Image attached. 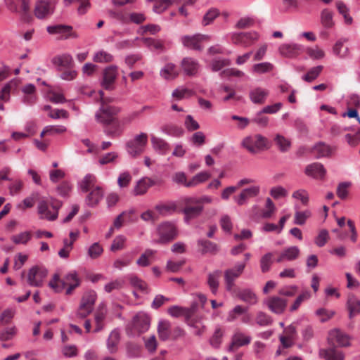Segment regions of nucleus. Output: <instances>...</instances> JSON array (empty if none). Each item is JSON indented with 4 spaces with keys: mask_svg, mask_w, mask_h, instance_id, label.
Listing matches in <instances>:
<instances>
[{
    "mask_svg": "<svg viewBox=\"0 0 360 360\" xmlns=\"http://www.w3.org/2000/svg\"><path fill=\"white\" fill-rule=\"evenodd\" d=\"M274 262V254L272 252H267L264 254L260 259V268L263 273L269 271Z\"/></svg>",
    "mask_w": 360,
    "mask_h": 360,
    "instance_id": "obj_49",
    "label": "nucleus"
},
{
    "mask_svg": "<svg viewBox=\"0 0 360 360\" xmlns=\"http://www.w3.org/2000/svg\"><path fill=\"white\" fill-rule=\"evenodd\" d=\"M195 311V306L193 305L191 307H183L177 305L169 307L167 310L168 314L174 318L183 316L186 320L190 319L194 314Z\"/></svg>",
    "mask_w": 360,
    "mask_h": 360,
    "instance_id": "obj_24",
    "label": "nucleus"
},
{
    "mask_svg": "<svg viewBox=\"0 0 360 360\" xmlns=\"http://www.w3.org/2000/svg\"><path fill=\"white\" fill-rule=\"evenodd\" d=\"M147 143L148 135L144 132H141L127 142V151L131 157L139 155L144 151Z\"/></svg>",
    "mask_w": 360,
    "mask_h": 360,
    "instance_id": "obj_5",
    "label": "nucleus"
},
{
    "mask_svg": "<svg viewBox=\"0 0 360 360\" xmlns=\"http://www.w3.org/2000/svg\"><path fill=\"white\" fill-rule=\"evenodd\" d=\"M51 63L58 71L72 68L74 65L72 56L70 53L55 56L51 59Z\"/></svg>",
    "mask_w": 360,
    "mask_h": 360,
    "instance_id": "obj_20",
    "label": "nucleus"
},
{
    "mask_svg": "<svg viewBox=\"0 0 360 360\" xmlns=\"http://www.w3.org/2000/svg\"><path fill=\"white\" fill-rule=\"evenodd\" d=\"M335 150V147L331 146L323 142L316 143V159L330 157Z\"/></svg>",
    "mask_w": 360,
    "mask_h": 360,
    "instance_id": "obj_39",
    "label": "nucleus"
},
{
    "mask_svg": "<svg viewBox=\"0 0 360 360\" xmlns=\"http://www.w3.org/2000/svg\"><path fill=\"white\" fill-rule=\"evenodd\" d=\"M221 276V271L215 270L212 272H210L207 274V285L211 290V292L216 295L218 291V288L219 285V278Z\"/></svg>",
    "mask_w": 360,
    "mask_h": 360,
    "instance_id": "obj_36",
    "label": "nucleus"
},
{
    "mask_svg": "<svg viewBox=\"0 0 360 360\" xmlns=\"http://www.w3.org/2000/svg\"><path fill=\"white\" fill-rule=\"evenodd\" d=\"M181 68L184 74L188 77L196 75L200 68L199 62L191 57H185L181 61Z\"/></svg>",
    "mask_w": 360,
    "mask_h": 360,
    "instance_id": "obj_22",
    "label": "nucleus"
},
{
    "mask_svg": "<svg viewBox=\"0 0 360 360\" xmlns=\"http://www.w3.org/2000/svg\"><path fill=\"white\" fill-rule=\"evenodd\" d=\"M93 60L96 63H109L113 60V56L103 50L95 53Z\"/></svg>",
    "mask_w": 360,
    "mask_h": 360,
    "instance_id": "obj_54",
    "label": "nucleus"
},
{
    "mask_svg": "<svg viewBox=\"0 0 360 360\" xmlns=\"http://www.w3.org/2000/svg\"><path fill=\"white\" fill-rule=\"evenodd\" d=\"M302 338L304 341H309L314 337V325L312 323H309L307 321H304L302 323V328L301 330Z\"/></svg>",
    "mask_w": 360,
    "mask_h": 360,
    "instance_id": "obj_53",
    "label": "nucleus"
},
{
    "mask_svg": "<svg viewBox=\"0 0 360 360\" xmlns=\"http://www.w3.org/2000/svg\"><path fill=\"white\" fill-rule=\"evenodd\" d=\"M55 11V5L47 0H39L36 2L34 13L36 18L42 20L50 17Z\"/></svg>",
    "mask_w": 360,
    "mask_h": 360,
    "instance_id": "obj_12",
    "label": "nucleus"
},
{
    "mask_svg": "<svg viewBox=\"0 0 360 360\" xmlns=\"http://www.w3.org/2000/svg\"><path fill=\"white\" fill-rule=\"evenodd\" d=\"M238 297L241 301L248 304L249 305H255L258 302L256 294L249 288L240 290L238 294Z\"/></svg>",
    "mask_w": 360,
    "mask_h": 360,
    "instance_id": "obj_38",
    "label": "nucleus"
},
{
    "mask_svg": "<svg viewBox=\"0 0 360 360\" xmlns=\"http://www.w3.org/2000/svg\"><path fill=\"white\" fill-rule=\"evenodd\" d=\"M213 198L210 195H203L200 197H186L183 199L184 203H195V205H202L211 204L213 202Z\"/></svg>",
    "mask_w": 360,
    "mask_h": 360,
    "instance_id": "obj_42",
    "label": "nucleus"
},
{
    "mask_svg": "<svg viewBox=\"0 0 360 360\" xmlns=\"http://www.w3.org/2000/svg\"><path fill=\"white\" fill-rule=\"evenodd\" d=\"M121 109L117 106L104 105L102 104L95 114L96 120L104 125L114 123V116L120 112Z\"/></svg>",
    "mask_w": 360,
    "mask_h": 360,
    "instance_id": "obj_6",
    "label": "nucleus"
},
{
    "mask_svg": "<svg viewBox=\"0 0 360 360\" xmlns=\"http://www.w3.org/2000/svg\"><path fill=\"white\" fill-rule=\"evenodd\" d=\"M60 206L61 204L59 202H53L50 206L46 200H41L37 205V212L40 219L49 221L56 219L58 215V209Z\"/></svg>",
    "mask_w": 360,
    "mask_h": 360,
    "instance_id": "obj_7",
    "label": "nucleus"
},
{
    "mask_svg": "<svg viewBox=\"0 0 360 360\" xmlns=\"http://www.w3.org/2000/svg\"><path fill=\"white\" fill-rule=\"evenodd\" d=\"M193 95V91L184 86H179L174 89L172 94V97L177 100H181L184 98L190 97Z\"/></svg>",
    "mask_w": 360,
    "mask_h": 360,
    "instance_id": "obj_59",
    "label": "nucleus"
},
{
    "mask_svg": "<svg viewBox=\"0 0 360 360\" xmlns=\"http://www.w3.org/2000/svg\"><path fill=\"white\" fill-rule=\"evenodd\" d=\"M287 300L279 296H272L264 301L269 309L276 314H281L287 307Z\"/></svg>",
    "mask_w": 360,
    "mask_h": 360,
    "instance_id": "obj_19",
    "label": "nucleus"
},
{
    "mask_svg": "<svg viewBox=\"0 0 360 360\" xmlns=\"http://www.w3.org/2000/svg\"><path fill=\"white\" fill-rule=\"evenodd\" d=\"M97 298L96 292L94 290H89L84 293L79 307L75 314V319H83L90 314L93 309Z\"/></svg>",
    "mask_w": 360,
    "mask_h": 360,
    "instance_id": "obj_4",
    "label": "nucleus"
},
{
    "mask_svg": "<svg viewBox=\"0 0 360 360\" xmlns=\"http://www.w3.org/2000/svg\"><path fill=\"white\" fill-rule=\"evenodd\" d=\"M269 94L268 89L257 86L250 89L249 92L250 100L254 104H263Z\"/></svg>",
    "mask_w": 360,
    "mask_h": 360,
    "instance_id": "obj_26",
    "label": "nucleus"
},
{
    "mask_svg": "<svg viewBox=\"0 0 360 360\" xmlns=\"http://www.w3.org/2000/svg\"><path fill=\"white\" fill-rule=\"evenodd\" d=\"M246 307L241 305H236L231 310L228 312L226 321L229 323L236 321L242 314L245 312Z\"/></svg>",
    "mask_w": 360,
    "mask_h": 360,
    "instance_id": "obj_46",
    "label": "nucleus"
},
{
    "mask_svg": "<svg viewBox=\"0 0 360 360\" xmlns=\"http://www.w3.org/2000/svg\"><path fill=\"white\" fill-rule=\"evenodd\" d=\"M347 304L349 319H352L360 313V300L356 297L352 296L349 297Z\"/></svg>",
    "mask_w": 360,
    "mask_h": 360,
    "instance_id": "obj_41",
    "label": "nucleus"
},
{
    "mask_svg": "<svg viewBox=\"0 0 360 360\" xmlns=\"http://www.w3.org/2000/svg\"><path fill=\"white\" fill-rule=\"evenodd\" d=\"M251 340L252 338L250 335L242 332L239 329H236L231 337V342L229 351L248 345Z\"/></svg>",
    "mask_w": 360,
    "mask_h": 360,
    "instance_id": "obj_21",
    "label": "nucleus"
},
{
    "mask_svg": "<svg viewBox=\"0 0 360 360\" xmlns=\"http://www.w3.org/2000/svg\"><path fill=\"white\" fill-rule=\"evenodd\" d=\"M96 178L91 174H87L78 184L80 191L86 193L95 186Z\"/></svg>",
    "mask_w": 360,
    "mask_h": 360,
    "instance_id": "obj_40",
    "label": "nucleus"
},
{
    "mask_svg": "<svg viewBox=\"0 0 360 360\" xmlns=\"http://www.w3.org/2000/svg\"><path fill=\"white\" fill-rule=\"evenodd\" d=\"M120 335L117 329H114L109 335L106 342V347L110 354H114L117 350Z\"/></svg>",
    "mask_w": 360,
    "mask_h": 360,
    "instance_id": "obj_35",
    "label": "nucleus"
},
{
    "mask_svg": "<svg viewBox=\"0 0 360 360\" xmlns=\"http://www.w3.org/2000/svg\"><path fill=\"white\" fill-rule=\"evenodd\" d=\"M198 245L202 248V253H216L218 251L217 244L207 240H198Z\"/></svg>",
    "mask_w": 360,
    "mask_h": 360,
    "instance_id": "obj_48",
    "label": "nucleus"
},
{
    "mask_svg": "<svg viewBox=\"0 0 360 360\" xmlns=\"http://www.w3.org/2000/svg\"><path fill=\"white\" fill-rule=\"evenodd\" d=\"M300 255V249L297 246H291L284 249L277 258L276 262L280 263L284 261H293Z\"/></svg>",
    "mask_w": 360,
    "mask_h": 360,
    "instance_id": "obj_30",
    "label": "nucleus"
},
{
    "mask_svg": "<svg viewBox=\"0 0 360 360\" xmlns=\"http://www.w3.org/2000/svg\"><path fill=\"white\" fill-rule=\"evenodd\" d=\"M133 257L131 253L125 254L122 258L116 259L113 266L118 269H122L124 266H129L132 262Z\"/></svg>",
    "mask_w": 360,
    "mask_h": 360,
    "instance_id": "obj_62",
    "label": "nucleus"
},
{
    "mask_svg": "<svg viewBox=\"0 0 360 360\" xmlns=\"http://www.w3.org/2000/svg\"><path fill=\"white\" fill-rule=\"evenodd\" d=\"M160 75L166 80H172L179 75V71L174 63H169L161 69Z\"/></svg>",
    "mask_w": 360,
    "mask_h": 360,
    "instance_id": "obj_34",
    "label": "nucleus"
},
{
    "mask_svg": "<svg viewBox=\"0 0 360 360\" xmlns=\"http://www.w3.org/2000/svg\"><path fill=\"white\" fill-rule=\"evenodd\" d=\"M352 338L340 330L338 328H335L329 331L328 340L333 344L336 342L340 347H347L351 345V340Z\"/></svg>",
    "mask_w": 360,
    "mask_h": 360,
    "instance_id": "obj_18",
    "label": "nucleus"
},
{
    "mask_svg": "<svg viewBox=\"0 0 360 360\" xmlns=\"http://www.w3.org/2000/svg\"><path fill=\"white\" fill-rule=\"evenodd\" d=\"M4 3L8 11L13 13L25 15L30 11V0H4Z\"/></svg>",
    "mask_w": 360,
    "mask_h": 360,
    "instance_id": "obj_16",
    "label": "nucleus"
},
{
    "mask_svg": "<svg viewBox=\"0 0 360 360\" xmlns=\"http://www.w3.org/2000/svg\"><path fill=\"white\" fill-rule=\"evenodd\" d=\"M139 115V112H133L126 117H123L120 122L114 123L112 129L108 134L112 136H120L124 131V125L128 124L132 122L134 119Z\"/></svg>",
    "mask_w": 360,
    "mask_h": 360,
    "instance_id": "obj_27",
    "label": "nucleus"
},
{
    "mask_svg": "<svg viewBox=\"0 0 360 360\" xmlns=\"http://www.w3.org/2000/svg\"><path fill=\"white\" fill-rule=\"evenodd\" d=\"M155 184V181L151 178L143 177L136 183L132 190V194L135 196L143 195L147 193L149 188Z\"/></svg>",
    "mask_w": 360,
    "mask_h": 360,
    "instance_id": "obj_28",
    "label": "nucleus"
},
{
    "mask_svg": "<svg viewBox=\"0 0 360 360\" xmlns=\"http://www.w3.org/2000/svg\"><path fill=\"white\" fill-rule=\"evenodd\" d=\"M157 330L158 337L161 340H168L172 335L170 322L167 320H160L158 322Z\"/></svg>",
    "mask_w": 360,
    "mask_h": 360,
    "instance_id": "obj_31",
    "label": "nucleus"
},
{
    "mask_svg": "<svg viewBox=\"0 0 360 360\" xmlns=\"http://www.w3.org/2000/svg\"><path fill=\"white\" fill-rule=\"evenodd\" d=\"M295 209L296 210V212L295 213L294 223L298 225L304 224L307 219L310 217V212L308 210L303 212L299 211L300 207L297 205H295Z\"/></svg>",
    "mask_w": 360,
    "mask_h": 360,
    "instance_id": "obj_52",
    "label": "nucleus"
},
{
    "mask_svg": "<svg viewBox=\"0 0 360 360\" xmlns=\"http://www.w3.org/2000/svg\"><path fill=\"white\" fill-rule=\"evenodd\" d=\"M184 204L185 207L183 209L182 212L184 214V221L187 224H188L191 220L200 216L203 212L204 207L202 205H196L195 206H193V205H195V203Z\"/></svg>",
    "mask_w": 360,
    "mask_h": 360,
    "instance_id": "obj_25",
    "label": "nucleus"
},
{
    "mask_svg": "<svg viewBox=\"0 0 360 360\" xmlns=\"http://www.w3.org/2000/svg\"><path fill=\"white\" fill-rule=\"evenodd\" d=\"M351 186L352 183L350 181L340 182L337 187L336 193L338 196L342 200L346 199L348 196L349 188Z\"/></svg>",
    "mask_w": 360,
    "mask_h": 360,
    "instance_id": "obj_56",
    "label": "nucleus"
},
{
    "mask_svg": "<svg viewBox=\"0 0 360 360\" xmlns=\"http://www.w3.org/2000/svg\"><path fill=\"white\" fill-rule=\"evenodd\" d=\"M210 178V174L207 172H201L195 174L193 178L188 181L186 187H195L200 184L206 181Z\"/></svg>",
    "mask_w": 360,
    "mask_h": 360,
    "instance_id": "obj_45",
    "label": "nucleus"
},
{
    "mask_svg": "<svg viewBox=\"0 0 360 360\" xmlns=\"http://www.w3.org/2000/svg\"><path fill=\"white\" fill-rule=\"evenodd\" d=\"M304 51V47L297 44H285L278 47L280 55L285 58H295Z\"/></svg>",
    "mask_w": 360,
    "mask_h": 360,
    "instance_id": "obj_23",
    "label": "nucleus"
},
{
    "mask_svg": "<svg viewBox=\"0 0 360 360\" xmlns=\"http://www.w3.org/2000/svg\"><path fill=\"white\" fill-rule=\"evenodd\" d=\"M178 234L177 228L174 222L165 221L160 223L153 233L152 244L165 245L173 240Z\"/></svg>",
    "mask_w": 360,
    "mask_h": 360,
    "instance_id": "obj_2",
    "label": "nucleus"
},
{
    "mask_svg": "<svg viewBox=\"0 0 360 360\" xmlns=\"http://www.w3.org/2000/svg\"><path fill=\"white\" fill-rule=\"evenodd\" d=\"M319 354L324 360H345V353L338 349L335 347L321 349Z\"/></svg>",
    "mask_w": 360,
    "mask_h": 360,
    "instance_id": "obj_29",
    "label": "nucleus"
},
{
    "mask_svg": "<svg viewBox=\"0 0 360 360\" xmlns=\"http://www.w3.org/2000/svg\"><path fill=\"white\" fill-rule=\"evenodd\" d=\"M208 35L202 34H195L193 35H184L181 37V42L183 46L190 50L201 51L204 47V44L209 41Z\"/></svg>",
    "mask_w": 360,
    "mask_h": 360,
    "instance_id": "obj_10",
    "label": "nucleus"
},
{
    "mask_svg": "<svg viewBox=\"0 0 360 360\" xmlns=\"http://www.w3.org/2000/svg\"><path fill=\"white\" fill-rule=\"evenodd\" d=\"M46 31L50 34H58L61 39H68L69 38L77 39L79 35L72 32V27L66 25H53L46 27Z\"/></svg>",
    "mask_w": 360,
    "mask_h": 360,
    "instance_id": "obj_15",
    "label": "nucleus"
},
{
    "mask_svg": "<svg viewBox=\"0 0 360 360\" xmlns=\"http://www.w3.org/2000/svg\"><path fill=\"white\" fill-rule=\"evenodd\" d=\"M311 296V292L309 290H304L295 299L293 304L290 307V311H296L303 302L308 300Z\"/></svg>",
    "mask_w": 360,
    "mask_h": 360,
    "instance_id": "obj_47",
    "label": "nucleus"
},
{
    "mask_svg": "<svg viewBox=\"0 0 360 360\" xmlns=\"http://www.w3.org/2000/svg\"><path fill=\"white\" fill-rule=\"evenodd\" d=\"M66 131L67 128L63 125H47L44 128V132H47V134L50 136L62 134Z\"/></svg>",
    "mask_w": 360,
    "mask_h": 360,
    "instance_id": "obj_61",
    "label": "nucleus"
},
{
    "mask_svg": "<svg viewBox=\"0 0 360 360\" xmlns=\"http://www.w3.org/2000/svg\"><path fill=\"white\" fill-rule=\"evenodd\" d=\"M155 208L160 215L167 217L172 215L176 212L177 205L176 202L169 201L159 203L155 205Z\"/></svg>",
    "mask_w": 360,
    "mask_h": 360,
    "instance_id": "obj_32",
    "label": "nucleus"
},
{
    "mask_svg": "<svg viewBox=\"0 0 360 360\" xmlns=\"http://www.w3.org/2000/svg\"><path fill=\"white\" fill-rule=\"evenodd\" d=\"M151 143L153 149L160 155H165L169 150V145L164 139L151 136Z\"/></svg>",
    "mask_w": 360,
    "mask_h": 360,
    "instance_id": "obj_33",
    "label": "nucleus"
},
{
    "mask_svg": "<svg viewBox=\"0 0 360 360\" xmlns=\"http://www.w3.org/2000/svg\"><path fill=\"white\" fill-rule=\"evenodd\" d=\"M130 284L136 289L143 292L144 293H148V285L145 281L140 279L136 276H132L129 278Z\"/></svg>",
    "mask_w": 360,
    "mask_h": 360,
    "instance_id": "obj_55",
    "label": "nucleus"
},
{
    "mask_svg": "<svg viewBox=\"0 0 360 360\" xmlns=\"http://www.w3.org/2000/svg\"><path fill=\"white\" fill-rule=\"evenodd\" d=\"M150 318L143 311H139L133 318L132 328L138 334L146 333L150 328Z\"/></svg>",
    "mask_w": 360,
    "mask_h": 360,
    "instance_id": "obj_14",
    "label": "nucleus"
},
{
    "mask_svg": "<svg viewBox=\"0 0 360 360\" xmlns=\"http://www.w3.org/2000/svg\"><path fill=\"white\" fill-rule=\"evenodd\" d=\"M336 7L338 12L343 16L345 22L347 25L352 22V18L349 15V8L342 1H338Z\"/></svg>",
    "mask_w": 360,
    "mask_h": 360,
    "instance_id": "obj_58",
    "label": "nucleus"
},
{
    "mask_svg": "<svg viewBox=\"0 0 360 360\" xmlns=\"http://www.w3.org/2000/svg\"><path fill=\"white\" fill-rule=\"evenodd\" d=\"M256 323L262 327L271 325L273 321L270 316L263 311H259L255 318Z\"/></svg>",
    "mask_w": 360,
    "mask_h": 360,
    "instance_id": "obj_57",
    "label": "nucleus"
},
{
    "mask_svg": "<svg viewBox=\"0 0 360 360\" xmlns=\"http://www.w3.org/2000/svg\"><path fill=\"white\" fill-rule=\"evenodd\" d=\"M48 275V270L43 266H32L27 275V282L32 287H41Z\"/></svg>",
    "mask_w": 360,
    "mask_h": 360,
    "instance_id": "obj_8",
    "label": "nucleus"
},
{
    "mask_svg": "<svg viewBox=\"0 0 360 360\" xmlns=\"http://www.w3.org/2000/svg\"><path fill=\"white\" fill-rule=\"evenodd\" d=\"M245 265V262H238L233 267L224 271V279L227 291L231 292L233 290L236 280L243 273Z\"/></svg>",
    "mask_w": 360,
    "mask_h": 360,
    "instance_id": "obj_9",
    "label": "nucleus"
},
{
    "mask_svg": "<svg viewBox=\"0 0 360 360\" xmlns=\"http://www.w3.org/2000/svg\"><path fill=\"white\" fill-rule=\"evenodd\" d=\"M117 69V65H110L104 69L101 82L103 88L110 91L114 89V83L118 74Z\"/></svg>",
    "mask_w": 360,
    "mask_h": 360,
    "instance_id": "obj_17",
    "label": "nucleus"
},
{
    "mask_svg": "<svg viewBox=\"0 0 360 360\" xmlns=\"http://www.w3.org/2000/svg\"><path fill=\"white\" fill-rule=\"evenodd\" d=\"M140 40L147 46L150 51H164V44L162 41L153 38H139Z\"/></svg>",
    "mask_w": 360,
    "mask_h": 360,
    "instance_id": "obj_43",
    "label": "nucleus"
},
{
    "mask_svg": "<svg viewBox=\"0 0 360 360\" xmlns=\"http://www.w3.org/2000/svg\"><path fill=\"white\" fill-rule=\"evenodd\" d=\"M297 290L298 287L296 285H285L278 290V294L284 297H293L297 293Z\"/></svg>",
    "mask_w": 360,
    "mask_h": 360,
    "instance_id": "obj_63",
    "label": "nucleus"
},
{
    "mask_svg": "<svg viewBox=\"0 0 360 360\" xmlns=\"http://www.w3.org/2000/svg\"><path fill=\"white\" fill-rule=\"evenodd\" d=\"M80 285V280L75 271L67 274L63 279H60L58 274H56L49 283V286L56 292H60L66 288V294L70 295L72 291Z\"/></svg>",
    "mask_w": 360,
    "mask_h": 360,
    "instance_id": "obj_1",
    "label": "nucleus"
},
{
    "mask_svg": "<svg viewBox=\"0 0 360 360\" xmlns=\"http://www.w3.org/2000/svg\"><path fill=\"white\" fill-rule=\"evenodd\" d=\"M274 65L269 62H263L255 64L252 68V71L257 74H264L272 71Z\"/></svg>",
    "mask_w": 360,
    "mask_h": 360,
    "instance_id": "obj_51",
    "label": "nucleus"
},
{
    "mask_svg": "<svg viewBox=\"0 0 360 360\" xmlns=\"http://www.w3.org/2000/svg\"><path fill=\"white\" fill-rule=\"evenodd\" d=\"M162 131L171 136L180 137L184 134V129L181 127L168 124L162 127Z\"/></svg>",
    "mask_w": 360,
    "mask_h": 360,
    "instance_id": "obj_50",
    "label": "nucleus"
},
{
    "mask_svg": "<svg viewBox=\"0 0 360 360\" xmlns=\"http://www.w3.org/2000/svg\"><path fill=\"white\" fill-rule=\"evenodd\" d=\"M15 245H26L32 239V233L30 231L20 232L11 238Z\"/></svg>",
    "mask_w": 360,
    "mask_h": 360,
    "instance_id": "obj_44",
    "label": "nucleus"
},
{
    "mask_svg": "<svg viewBox=\"0 0 360 360\" xmlns=\"http://www.w3.org/2000/svg\"><path fill=\"white\" fill-rule=\"evenodd\" d=\"M103 196V192L99 186H96L86 196V202L90 207L96 206Z\"/></svg>",
    "mask_w": 360,
    "mask_h": 360,
    "instance_id": "obj_37",
    "label": "nucleus"
},
{
    "mask_svg": "<svg viewBox=\"0 0 360 360\" xmlns=\"http://www.w3.org/2000/svg\"><path fill=\"white\" fill-rule=\"evenodd\" d=\"M13 82L10 81L7 82L0 90V101L7 103L11 98V91L12 89Z\"/></svg>",
    "mask_w": 360,
    "mask_h": 360,
    "instance_id": "obj_60",
    "label": "nucleus"
},
{
    "mask_svg": "<svg viewBox=\"0 0 360 360\" xmlns=\"http://www.w3.org/2000/svg\"><path fill=\"white\" fill-rule=\"evenodd\" d=\"M260 190L261 188L259 185H252L243 189L238 195L233 197V200L239 206L247 205L250 198H255L259 195Z\"/></svg>",
    "mask_w": 360,
    "mask_h": 360,
    "instance_id": "obj_13",
    "label": "nucleus"
},
{
    "mask_svg": "<svg viewBox=\"0 0 360 360\" xmlns=\"http://www.w3.org/2000/svg\"><path fill=\"white\" fill-rule=\"evenodd\" d=\"M259 38L257 32H235L231 35V41L233 44L248 48L255 44Z\"/></svg>",
    "mask_w": 360,
    "mask_h": 360,
    "instance_id": "obj_11",
    "label": "nucleus"
},
{
    "mask_svg": "<svg viewBox=\"0 0 360 360\" xmlns=\"http://www.w3.org/2000/svg\"><path fill=\"white\" fill-rule=\"evenodd\" d=\"M241 146L252 154L267 150L270 146L267 138L259 134L245 136L241 141Z\"/></svg>",
    "mask_w": 360,
    "mask_h": 360,
    "instance_id": "obj_3",
    "label": "nucleus"
},
{
    "mask_svg": "<svg viewBox=\"0 0 360 360\" xmlns=\"http://www.w3.org/2000/svg\"><path fill=\"white\" fill-rule=\"evenodd\" d=\"M219 15V11L216 8H210L204 15L202 19L203 25H208Z\"/></svg>",
    "mask_w": 360,
    "mask_h": 360,
    "instance_id": "obj_64",
    "label": "nucleus"
}]
</instances>
